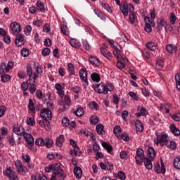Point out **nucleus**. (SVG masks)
Here are the masks:
<instances>
[{
  "mask_svg": "<svg viewBox=\"0 0 180 180\" xmlns=\"http://www.w3.org/2000/svg\"><path fill=\"white\" fill-rule=\"evenodd\" d=\"M129 63V60L126 58H123L121 60H118L117 63V67L119 70H123L126 67V64Z\"/></svg>",
  "mask_w": 180,
  "mask_h": 180,
  "instance_id": "obj_19",
  "label": "nucleus"
},
{
  "mask_svg": "<svg viewBox=\"0 0 180 180\" xmlns=\"http://www.w3.org/2000/svg\"><path fill=\"white\" fill-rule=\"evenodd\" d=\"M84 108L79 107L75 111V115L78 117H81L82 116H84Z\"/></svg>",
  "mask_w": 180,
  "mask_h": 180,
  "instance_id": "obj_41",
  "label": "nucleus"
},
{
  "mask_svg": "<svg viewBox=\"0 0 180 180\" xmlns=\"http://www.w3.org/2000/svg\"><path fill=\"white\" fill-rule=\"evenodd\" d=\"M166 50L170 53H175V51H176V46L174 44H169L167 45Z\"/></svg>",
  "mask_w": 180,
  "mask_h": 180,
  "instance_id": "obj_33",
  "label": "nucleus"
},
{
  "mask_svg": "<svg viewBox=\"0 0 180 180\" xmlns=\"http://www.w3.org/2000/svg\"><path fill=\"white\" fill-rule=\"evenodd\" d=\"M155 144H160V146H167L168 143V135L162 133L160 136H157V139L154 140Z\"/></svg>",
  "mask_w": 180,
  "mask_h": 180,
  "instance_id": "obj_6",
  "label": "nucleus"
},
{
  "mask_svg": "<svg viewBox=\"0 0 180 180\" xmlns=\"http://www.w3.org/2000/svg\"><path fill=\"white\" fill-rule=\"evenodd\" d=\"M60 30L62 33L65 36H68V34H70V31L68 30V27H67V25H61Z\"/></svg>",
  "mask_w": 180,
  "mask_h": 180,
  "instance_id": "obj_39",
  "label": "nucleus"
},
{
  "mask_svg": "<svg viewBox=\"0 0 180 180\" xmlns=\"http://www.w3.org/2000/svg\"><path fill=\"white\" fill-rule=\"evenodd\" d=\"M65 140V139L64 138V135H60L56 139V146L58 147H62Z\"/></svg>",
  "mask_w": 180,
  "mask_h": 180,
  "instance_id": "obj_28",
  "label": "nucleus"
},
{
  "mask_svg": "<svg viewBox=\"0 0 180 180\" xmlns=\"http://www.w3.org/2000/svg\"><path fill=\"white\" fill-rule=\"evenodd\" d=\"M164 65H165V63H164V60L158 59L157 60L156 68H158V70H162V68H164Z\"/></svg>",
  "mask_w": 180,
  "mask_h": 180,
  "instance_id": "obj_37",
  "label": "nucleus"
},
{
  "mask_svg": "<svg viewBox=\"0 0 180 180\" xmlns=\"http://www.w3.org/2000/svg\"><path fill=\"white\" fill-rule=\"evenodd\" d=\"M6 72V63L1 62L0 64V74L1 75H4V72Z\"/></svg>",
  "mask_w": 180,
  "mask_h": 180,
  "instance_id": "obj_45",
  "label": "nucleus"
},
{
  "mask_svg": "<svg viewBox=\"0 0 180 180\" xmlns=\"http://www.w3.org/2000/svg\"><path fill=\"white\" fill-rule=\"evenodd\" d=\"M114 134L117 137V139H120V135L122 134V127H120V126L115 127Z\"/></svg>",
  "mask_w": 180,
  "mask_h": 180,
  "instance_id": "obj_36",
  "label": "nucleus"
},
{
  "mask_svg": "<svg viewBox=\"0 0 180 180\" xmlns=\"http://www.w3.org/2000/svg\"><path fill=\"white\" fill-rule=\"evenodd\" d=\"M129 95L130 98H132L134 101H139V96H137V94L133 91H130L129 93Z\"/></svg>",
  "mask_w": 180,
  "mask_h": 180,
  "instance_id": "obj_63",
  "label": "nucleus"
},
{
  "mask_svg": "<svg viewBox=\"0 0 180 180\" xmlns=\"http://www.w3.org/2000/svg\"><path fill=\"white\" fill-rule=\"evenodd\" d=\"M117 176H118V178L121 180L126 179V174L122 172H118Z\"/></svg>",
  "mask_w": 180,
  "mask_h": 180,
  "instance_id": "obj_64",
  "label": "nucleus"
},
{
  "mask_svg": "<svg viewBox=\"0 0 180 180\" xmlns=\"http://www.w3.org/2000/svg\"><path fill=\"white\" fill-rule=\"evenodd\" d=\"M154 170L157 174H162L164 175L166 172L165 165H164V163L162 162H161L160 164L157 163L155 165Z\"/></svg>",
  "mask_w": 180,
  "mask_h": 180,
  "instance_id": "obj_13",
  "label": "nucleus"
},
{
  "mask_svg": "<svg viewBox=\"0 0 180 180\" xmlns=\"http://www.w3.org/2000/svg\"><path fill=\"white\" fill-rule=\"evenodd\" d=\"M100 5L102 6V8H103V9H105V11H107L108 13H112V8L110 6H109V4H108V3H103V1H101Z\"/></svg>",
  "mask_w": 180,
  "mask_h": 180,
  "instance_id": "obj_30",
  "label": "nucleus"
},
{
  "mask_svg": "<svg viewBox=\"0 0 180 180\" xmlns=\"http://www.w3.org/2000/svg\"><path fill=\"white\" fill-rule=\"evenodd\" d=\"M89 61L91 63V64H93L94 65H96L97 67L101 65V60H99V59H98L96 57L89 58Z\"/></svg>",
  "mask_w": 180,
  "mask_h": 180,
  "instance_id": "obj_31",
  "label": "nucleus"
},
{
  "mask_svg": "<svg viewBox=\"0 0 180 180\" xmlns=\"http://www.w3.org/2000/svg\"><path fill=\"white\" fill-rule=\"evenodd\" d=\"M15 174H16V172H15V171L12 167H8L4 172V175H6V176H8V179L11 177L12 175H14Z\"/></svg>",
  "mask_w": 180,
  "mask_h": 180,
  "instance_id": "obj_26",
  "label": "nucleus"
},
{
  "mask_svg": "<svg viewBox=\"0 0 180 180\" xmlns=\"http://www.w3.org/2000/svg\"><path fill=\"white\" fill-rule=\"evenodd\" d=\"M91 78L94 82H99L101 81V75L96 72H94L91 75Z\"/></svg>",
  "mask_w": 180,
  "mask_h": 180,
  "instance_id": "obj_35",
  "label": "nucleus"
},
{
  "mask_svg": "<svg viewBox=\"0 0 180 180\" xmlns=\"http://www.w3.org/2000/svg\"><path fill=\"white\" fill-rule=\"evenodd\" d=\"M167 20L164 18H159L157 20V30L159 32H161L165 28L166 32H168V29H167Z\"/></svg>",
  "mask_w": 180,
  "mask_h": 180,
  "instance_id": "obj_5",
  "label": "nucleus"
},
{
  "mask_svg": "<svg viewBox=\"0 0 180 180\" xmlns=\"http://www.w3.org/2000/svg\"><path fill=\"white\" fill-rule=\"evenodd\" d=\"M20 53H21V56H22V57H27V56H29L30 54V51H29V49H26V48H22V49H21Z\"/></svg>",
  "mask_w": 180,
  "mask_h": 180,
  "instance_id": "obj_46",
  "label": "nucleus"
},
{
  "mask_svg": "<svg viewBox=\"0 0 180 180\" xmlns=\"http://www.w3.org/2000/svg\"><path fill=\"white\" fill-rule=\"evenodd\" d=\"M170 131L174 136H179L180 135V131L176 128L175 125H171L170 126Z\"/></svg>",
  "mask_w": 180,
  "mask_h": 180,
  "instance_id": "obj_38",
  "label": "nucleus"
},
{
  "mask_svg": "<svg viewBox=\"0 0 180 180\" xmlns=\"http://www.w3.org/2000/svg\"><path fill=\"white\" fill-rule=\"evenodd\" d=\"M35 144L37 146H39L40 147H43L44 146V139L42 138H39L35 141Z\"/></svg>",
  "mask_w": 180,
  "mask_h": 180,
  "instance_id": "obj_52",
  "label": "nucleus"
},
{
  "mask_svg": "<svg viewBox=\"0 0 180 180\" xmlns=\"http://www.w3.org/2000/svg\"><path fill=\"white\" fill-rule=\"evenodd\" d=\"M68 72H69L70 75H75V68L71 63H68Z\"/></svg>",
  "mask_w": 180,
  "mask_h": 180,
  "instance_id": "obj_29",
  "label": "nucleus"
},
{
  "mask_svg": "<svg viewBox=\"0 0 180 180\" xmlns=\"http://www.w3.org/2000/svg\"><path fill=\"white\" fill-rule=\"evenodd\" d=\"M146 47H147L148 50H150L151 51H155L156 50H158V44L155 41H152L146 43Z\"/></svg>",
  "mask_w": 180,
  "mask_h": 180,
  "instance_id": "obj_17",
  "label": "nucleus"
},
{
  "mask_svg": "<svg viewBox=\"0 0 180 180\" xmlns=\"http://www.w3.org/2000/svg\"><path fill=\"white\" fill-rule=\"evenodd\" d=\"M27 124H28V126H34V124H36V122H34V118L32 117H28L27 118Z\"/></svg>",
  "mask_w": 180,
  "mask_h": 180,
  "instance_id": "obj_49",
  "label": "nucleus"
},
{
  "mask_svg": "<svg viewBox=\"0 0 180 180\" xmlns=\"http://www.w3.org/2000/svg\"><path fill=\"white\" fill-rule=\"evenodd\" d=\"M169 22H170L171 25H174L175 23V22H176V16L175 15L174 13H170Z\"/></svg>",
  "mask_w": 180,
  "mask_h": 180,
  "instance_id": "obj_50",
  "label": "nucleus"
},
{
  "mask_svg": "<svg viewBox=\"0 0 180 180\" xmlns=\"http://www.w3.org/2000/svg\"><path fill=\"white\" fill-rule=\"evenodd\" d=\"M70 44L72 47L75 49H78V47L81 46V42L78 41L77 39L72 38L70 40Z\"/></svg>",
  "mask_w": 180,
  "mask_h": 180,
  "instance_id": "obj_25",
  "label": "nucleus"
},
{
  "mask_svg": "<svg viewBox=\"0 0 180 180\" xmlns=\"http://www.w3.org/2000/svg\"><path fill=\"white\" fill-rule=\"evenodd\" d=\"M143 160H144V150L139 148L136 150V155L135 156V160L137 165H141V164H143Z\"/></svg>",
  "mask_w": 180,
  "mask_h": 180,
  "instance_id": "obj_7",
  "label": "nucleus"
},
{
  "mask_svg": "<svg viewBox=\"0 0 180 180\" xmlns=\"http://www.w3.org/2000/svg\"><path fill=\"white\" fill-rule=\"evenodd\" d=\"M138 112H139L136 113V116H147L148 115V112L143 106L138 107Z\"/></svg>",
  "mask_w": 180,
  "mask_h": 180,
  "instance_id": "obj_21",
  "label": "nucleus"
},
{
  "mask_svg": "<svg viewBox=\"0 0 180 180\" xmlns=\"http://www.w3.org/2000/svg\"><path fill=\"white\" fill-rule=\"evenodd\" d=\"M51 53L50 49L49 48H44L41 51V54L44 57H47V56H49Z\"/></svg>",
  "mask_w": 180,
  "mask_h": 180,
  "instance_id": "obj_54",
  "label": "nucleus"
},
{
  "mask_svg": "<svg viewBox=\"0 0 180 180\" xmlns=\"http://www.w3.org/2000/svg\"><path fill=\"white\" fill-rule=\"evenodd\" d=\"M96 130L98 134H103V131H105V130L103 129V124H98L96 127Z\"/></svg>",
  "mask_w": 180,
  "mask_h": 180,
  "instance_id": "obj_44",
  "label": "nucleus"
},
{
  "mask_svg": "<svg viewBox=\"0 0 180 180\" xmlns=\"http://www.w3.org/2000/svg\"><path fill=\"white\" fill-rule=\"evenodd\" d=\"M147 155L149 160H154L155 158L156 153L155 150H154V148L149 147L148 148Z\"/></svg>",
  "mask_w": 180,
  "mask_h": 180,
  "instance_id": "obj_20",
  "label": "nucleus"
},
{
  "mask_svg": "<svg viewBox=\"0 0 180 180\" xmlns=\"http://www.w3.org/2000/svg\"><path fill=\"white\" fill-rule=\"evenodd\" d=\"M136 19H137V16L136 15V14L134 13L129 14V20L132 25L135 23Z\"/></svg>",
  "mask_w": 180,
  "mask_h": 180,
  "instance_id": "obj_57",
  "label": "nucleus"
},
{
  "mask_svg": "<svg viewBox=\"0 0 180 180\" xmlns=\"http://www.w3.org/2000/svg\"><path fill=\"white\" fill-rule=\"evenodd\" d=\"M166 146L169 147V148H172V150H175L176 148V143L174 141H170L169 142H167Z\"/></svg>",
  "mask_w": 180,
  "mask_h": 180,
  "instance_id": "obj_48",
  "label": "nucleus"
},
{
  "mask_svg": "<svg viewBox=\"0 0 180 180\" xmlns=\"http://www.w3.org/2000/svg\"><path fill=\"white\" fill-rule=\"evenodd\" d=\"M14 63L12 61H9L7 65H6V72H8L11 68H13Z\"/></svg>",
  "mask_w": 180,
  "mask_h": 180,
  "instance_id": "obj_55",
  "label": "nucleus"
},
{
  "mask_svg": "<svg viewBox=\"0 0 180 180\" xmlns=\"http://www.w3.org/2000/svg\"><path fill=\"white\" fill-rule=\"evenodd\" d=\"M34 66L37 71L36 74H37L39 75V74H41V72H43V70H41V68L40 66H39V63H34Z\"/></svg>",
  "mask_w": 180,
  "mask_h": 180,
  "instance_id": "obj_51",
  "label": "nucleus"
},
{
  "mask_svg": "<svg viewBox=\"0 0 180 180\" xmlns=\"http://www.w3.org/2000/svg\"><path fill=\"white\" fill-rule=\"evenodd\" d=\"M145 25H153L154 26V20H152L148 16L144 17Z\"/></svg>",
  "mask_w": 180,
  "mask_h": 180,
  "instance_id": "obj_43",
  "label": "nucleus"
},
{
  "mask_svg": "<svg viewBox=\"0 0 180 180\" xmlns=\"http://www.w3.org/2000/svg\"><path fill=\"white\" fill-rule=\"evenodd\" d=\"M28 108L31 112H36V108H34V103H33V101L32 99L29 100V104H28Z\"/></svg>",
  "mask_w": 180,
  "mask_h": 180,
  "instance_id": "obj_47",
  "label": "nucleus"
},
{
  "mask_svg": "<svg viewBox=\"0 0 180 180\" xmlns=\"http://www.w3.org/2000/svg\"><path fill=\"white\" fill-rule=\"evenodd\" d=\"M91 124H98L99 123V119L96 116H93L90 119Z\"/></svg>",
  "mask_w": 180,
  "mask_h": 180,
  "instance_id": "obj_56",
  "label": "nucleus"
},
{
  "mask_svg": "<svg viewBox=\"0 0 180 180\" xmlns=\"http://www.w3.org/2000/svg\"><path fill=\"white\" fill-rule=\"evenodd\" d=\"M100 50L101 53L103 54V56H104V57L108 60H112V53L109 51L106 50V49L103 47H101Z\"/></svg>",
  "mask_w": 180,
  "mask_h": 180,
  "instance_id": "obj_22",
  "label": "nucleus"
},
{
  "mask_svg": "<svg viewBox=\"0 0 180 180\" xmlns=\"http://www.w3.org/2000/svg\"><path fill=\"white\" fill-rule=\"evenodd\" d=\"M15 44L16 47H22L25 44V37L20 34H18L15 37Z\"/></svg>",
  "mask_w": 180,
  "mask_h": 180,
  "instance_id": "obj_16",
  "label": "nucleus"
},
{
  "mask_svg": "<svg viewBox=\"0 0 180 180\" xmlns=\"http://www.w3.org/2000/svg\"><path fill=\"white\" fill-rule=\"evenodd\" d=\"M74 174L77 179H80L82 176V169H81V167L75 166L74 168Z\"/></svg>",
  "mask_w": 180,
  "mask_h": 180,
  "instance_id": "obj_23",
  "label": "nucleus"
},
{
  "mask_svg": "<svg viewBox=\"0 0 180 180\" xmlns=\"http://www.w3.org/2000/svg\"><path fill=\"white\" fill-rule=\"evenodd\" d=\"M40 116L46 122H49L53 117V113L49 108H43L40 112Z\"/></svg>",
  "mask_w": 180,
  "mask_h": 180,
  "instance_id": "obj_4",
  "label": "nucleus"
},
{
  "mask_svg": "<svg viewBox=\"0 0 180 180\" xmlns=\"http://www.w3.org/2000/svg\"><path fill=\"white\" fill-rule=\"evenodd\" d=\"M46 172H51V171H54L56 172V175H59L61 178H67V174H64L63 169H61V165L58 163H53L48 167H45Z\"/></svg>",
  "mask_w": 180,
  "mask_h": 180,
  "instance_id": "obj_1",
  "label": "nucleus"
},
{
  "mask_svg": "<svg viewBox=\"0 0 180 180\" xmlns=\"http://www.w3.org/2000/svg\"><path fill=\"white\" fill-rule=\"evenodd\" d=\"M37 9L41 12L42 13H44L46 12V6H44V4L41 2V1H37Z\"/></svg>",
  "mask_w": 180,
  "mask_h": 180,
  "instance_id": "obj_24",
  "label": "nucleus"
},
{
  "mask_svg": "<svg viewBox=\"0 0 180 180\" xmlns=\"http://www.w3.org/2000/svg\"><path fill=\"white\" fill-rule=\"evenodd\" d=\"M50 30H51L50 24L46 23L43 27V32H44V33H49Z\"/></svg>",
  "mask_w": 180,
  "mask_h": 180,
  "instance_id": "obj_60",
  "label": "nucleus"
},
{
  "mask_svg": "<svg viewBox=\"0 0 180 180\" xmlns=\"http://www.w3.org/2000/svg\"><path fill=\"white\" fill-rule=\"evenodd\" d=\"M53 144H54L53 139H51L50 138H46L44 139V146H46L47 148H51Z\"/></svg>",
  "mask_w": 180,
  "mask_h": 180,
  "instance_id": "obj_32",
  "label": "nucleus"
},
{
  "mask_svg": "<svg viewBox=\"0 0 180 180\" xmlns=\"http://www.w3.org/2000/svg\"><path fill=\"white\" fill-rule=\"evenodd\" d=\"M64 85H65L64 83H63L62 84L60 83H56L55 84V89L57 91L58 95L60 96V98H64L65 95V92L64 91Z\"/></svg>",
  "mask_w": 180,
  "mask_h": 180,
  "instance_id": "obj_12",
  "label": "nucleus"
},
{
  "mask_svg": "<svg viewBox=\"0 0 180 180\" xmlns=\"http://www.w3.org/2000/svg\"><path fill=\"white\" fill-rule=\"evenodd\" d=\"M82 44L85 50H91V45H89V43H88V41L84 40L82 42Z\"/></svg>",
  "mask_w": 180,
  "mask_h": 180,
  "instance_id": "obj_62",
  "label": "nucleus"
},
{
  "mask_svg": "<svg viewBox=\"0 0 180 180\" xmlns=\"http://www.w3.org/2000/svg\"><path fill=\"white\" fill-rule=\"evenodd\" d=\"M27 74L29 76L27 84H34V82H36V78L39 77V75L34 72L33 73V69H32V67H27Z\"/></svg>",
  "mask_w": 180,
  "mask_h": 180,
  "instance_id": "obj_3",
  "label": "nucleus"
},
{
  "mask_svg": "<svg viewBox=\"0 0 180 180\" xmlns=\"http://www.w3.org/2000/svg\"><path fill=\"white\" fill-rule=\"evenodd\" d=\"M79 75L81 78V79L84 82V88H86L89 85L88 82V72L85 69H80L79 71Z\"/></svg>",
  "mask_w": 180,
  "mask_h": 180,
  "instance_id": "obj_10",
  "label": "nucleus"
},
{
  "mask_svg": "<svg viewBox=\"0 0 180 180\" xmlns=\"http://www.w3.org/2000/svg\"><path fill=\"white\" fill-rule=\"evenodd\" d=\"M15 168H16L18 174H20V175H25V174H26V172H27V167H26V166H23V165H22V162L20 160H16L15 162Z\"/></svg>",
  "mask_w": 180,
  "mask_h": 180,
  "instance_id": "obj_8",
  "label": "nucleus"
},
{
  "mask_svg": "<svg viewBox=\"0 0 180 180\" xmlns=\"http://www.w3.org/2000/svg\"><path fill=\"white\" fill-rule=\"evenodd\" d=\"M22 161H24V162H27V164H29V162H30V156H29L27 154L23 153Z\"/></svg>",
  "mask_w": 180,
  "mask_h": 180,
  "instance_id": "obj_58",
  "label": "nucleus"
},
{
  "mask_svg": "<svg viewBox=\"0 0 180 180\" xmlns=\"http://www.w3.org/2000/svg\"><path fill=\"white\" fill-rule=\"evenodd\" d=\"M144 165L146 169H153V160L146 158L144 160Z\"/></svg>",
  "mask_w": 180,
  "mask_h": 180,
  "instance_id": "obj_27",
  "label": "nucleus"
},
{
  "mask_svg": "<svg viewBox=\"0 0 180 180\" xmlns=\"http://www.w3.org/2000/svg\"><path fill=\"white\" fill-rule=\"evenodd\" d=\"M13 131L17 136H23L25 134V128L20 124H15L13 127Z\"/></svg>",
  "mask_w": 180,
  "mask_h": 180,
  "instance_id": "obj_15",
  "label": "nucleus"
},
{
  "mask_svg": "<svg viewBox=\"0 0 180 180\" xmlns=\"http://www.w3.org/2000/svg\"><path fill=\"white\" fill-rule=\"evenodd\" d=\"M135 126L136 128V131H143L144 130V127L143 126V123L141 122L136 120L135 122Z\"/></svg>",
  "mask_w": 180,
  "mask_h": 180,
  "instance_id": "obj_34",
  "label": "nucleus"
},
{
  "mask_svg": "<svg viewBox=\"0 0 180 180\" xmlns=\"http://www.w3.org/2000/svg\"><path fill=\"white\" fill-rule=\"evenodd\" d=\"M102 146L103 147V148H105L108 151V153H110V151H112V150L113 148L110 144H109L106 142H103Z\"/></svg>",
  "mask_w": 180,
  "mask_h": 180,
  "instance_id": "obj_42",
  "label": "nucleus"
},
{
  "mask_svg": "<svg viewBox=\"0 0 180 180\" xmlns=\"http://www.w3.org/2000/svg\"><path fill=\"white\" fill-rule=\"evenodd\" d=\"M10 27L11 29L13 34H18V33H20V32L22 31L20 25L18 22H12L10 25Z\"/></svg>",
  "mask_w": 180,
  "mask_h": 180,
  "instance_id": "obj_14",
  "label": "nucleus"
},
{
  "mask_svg": "<svg viewBox=\"0 0 180 180\" xmlns=\"http://www.w3.org/2000/svg\"><path fill=\"white\" fill-rule=\"evenodd\" d=\"M22 136L27 144H34V138H33V136H32V134L27 132H25Z\"/></svg>",
  "mask_w": 180,
  "mask_h": 180,
  "instance_id": "obj_18",
  "label": "nucleus"
},
{
  "mask_svg": "<svg viewBox=\"0 0 180 180\" xmlns=\"http://www.w3.org/2000/svg\"><path fill=\"white\" fill-rule=\"evenodd\" d=\"M173 164L176 169H180V157H176L174 158Z\"/></svg>",
  "mask_w": 180,
  "mask_h": 180,
  "instance_id": "obj_40",
  "label": "nucleus"
},
{
  "mask_svg": "<svg viewBox=\"0 0 180 180\" xmlns=\"http://www.w3.org/2000/svg\"><path fill=\"white\" fill-rule=\"evenodd\" d=\"M1 79L2 82H8L11 79V76L9 75H1Z\"/></svg>",
  "mask_w": 180,
  "mask_h": 180,
  "instance_id": "obj_53",
  "label": "nucleus"
},
{
  "mask_svg": "<svg viewBox=\"0 0 180 180\" xmlns=\"http://www.w3.org/2000/svg\"><path fill=\"white\" fill-rule=\"evenodd\" d=\"M70 146H72L74 150L70 151L71 155L72 157H77L78 154H79V148H78V146L77 145V142L72 139H70Z\"/></svg>",
  "mask_w": 180,
  "mask_h": 180,
  "instance_id": "obj_11",
  "label": "nucleus"
},
{
  "mask_svg": "<svg viewBox=\"0 0 180 180\" xmlns=\"http://www.w3.org/2000/svg\"><path fill=\"white\" fill-rule=\"evenodd\" d=\"M120 9L124 16H127L129 15V12L131 13L134 12V6L131 4H127L126 2H123L120 5Z\"/></svg>",
  "mask_w": 180,
  "mask_h": 180,
  "instance_id": "obj_2",
  "label": "nucleus"
},
{
  "mask_svg": "<svg viewBox=\"0 0 180 180\" xmlns=\"http://www.w3.org/2000/svg\"><path fill=\"white\" fill-rule=\"evenodd\" d=\"M94 91H96L97 94H103V95H108V89L106 87V84L103 83L95 85Z\"/></svg>",
  "mask_w": 180,
  "mask_h": 180,
  "instance_id": "obj_9",
  "label": "nucleus"
},
{
  "mask_svg": "<svg viewBox=\"0 0 180 180\" xmlns=\"http://www.w3.org/2000/svg\"><path fill=\"white\" fill-rule=\"evenodd\" d=\"M62 124L65 127H68V126H70V120L68 118H63L62 120Z\"/></svg>",
  "mask_w": 180,
  "mask_h": 180,
  "instance_id": "obj_61",
  "label": "nucleus"
},
{
  "mask_svg": "<svg viewBox=\"0 0 180 180\" xmlns=\"http://www.w3.org/2000/svg\"><path fill=\"white\" fill-rule=\"evenodd\" d=\"M24 32L26 36H29V34H30V33L32 32V26L27 25L24 29Z\"/></svg>",
  "mask_w": 180,
  "mask_h": 180,
  "instance_id": "obj_59",
  "label": "nucleus"
}]
</instances>
